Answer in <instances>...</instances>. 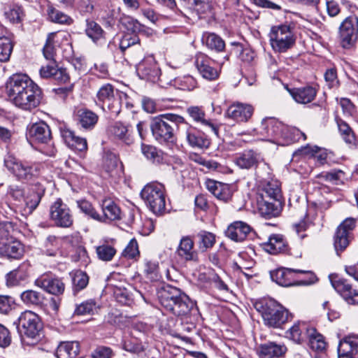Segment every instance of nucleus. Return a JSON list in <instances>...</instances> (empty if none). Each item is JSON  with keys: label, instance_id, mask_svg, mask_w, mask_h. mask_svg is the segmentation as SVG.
<instances>
[{"label": "nucleus", "instance_id": "7c9ffc66", "mask_svg": "<svg viewBox=\"0 0 358 358\" xmlns=\"http://www.w3.org/2000/svg\"><path fill=\"white\" fill-rule=\"evenodd\" d=\"M279 199L257 198V208L259 213L265 217H276L280 213Z\"/></svg>", "mask_w": 358, "mask_h": 358}, {"label": "nucleus", "instance_id": "5fc2aeb1", "mask_svg": "<svg viewBox=\"0 0 358 358\" xmlns=\"http://www.w3.org/2000/svg\"><path fill=\"white\" fill-rule=\"evenodd\" d=\"M77 206L80 210L85 215L97 221L99 218V213L93 207L92 204L86 199H80L76 201Z\"/></svg>", "mask_w": 358, "mask_h": 358}, {"label": "nucleus", "instance_id": "cd10ccee", "mask_svg": "<svg viewBox=\"0 0 358 358\" xmlns=\"http://www.w3.org/2000/svg\"><path fill=\"white\" fill-rule=\"evenodd\" d=\"M24 249L17 239L6 242H0V256L8 259H20L22 257Z\"/></svg>", "mask_w": 358, "mask_h": 358}, {"label": "nucleus", "instance_id": "58836bf2", "mask_svg": "<svg viewBox=\"0 0 358 358\" xmlns=\"http://www.w3.org/2000/svg\"><path fill=\"white\" fill-rule=\"evenodd\" d=\"M80 352V345L76 341H66L59 343L57 348V358H76Z\"/></svg>", "mask_w": 358, "mask_h": 358}, {"label": "nucleus", "instance_id": "f704fd0d", "mask_svg": "<svg viewBox=\"0 0 358 358\" xmlns=\"http://www.w3.org/2000/svg\"><path fill=\"white\" fill-rule=\"evenodd\" d=\"M286 350L285 345L271 342L260 345L257 349V352L259 358H273L283 355Z\"/></svg>", "mask_w": 358, "mask_h": 358}, {"label": "nucleus", "instance_id": "5701e85b", "mask_svg": "<svg viewBox=\"0 0 358 358\" xmlns=\"http://www.w3.org/2000/svg\"><path fill=\"white\" fill-rule=\"evenodd\" d=\"M108 134L114 140L120 141L126 145H131L134 141L129 125L120 121L112 123L108 127Z\"/></svg>", "mask_w": 358, "mask_h": 358}, {"label": "nucleus", "instance_id": "4be33fe9", "mask_svg": "<svg viewBox=\"0 0 358 358\" xmlns=\"http://www.w3.org/2000/svg\"><path fill=\"white\" fill-rule=\"evenodd\" d=\"M99 102L104 104L108 102L107 107L111 113L117 115L121 111V106L118 100H113L114 97V88L110 84H106L101 86L96 94Z\"/></svg>", "mask_w": 358, "mask_h": 358}, {"label": "nucleus", "instance_id": "774afa93", "mask_svg": "<svg viewBox=\"0 0 358 358\" xmlns=\"http://www.w3.org/2000/svg\"><path fill=\"white\" fill-rule=\"evenodd\" d=\"M7 19L13 23H18L21 21L23 16V10L21 6H13L5 13Z\"/></svg>", "mask_w": 358, "mask_h": 358}, {"label": "nucleus", "instance_id": "6e6d98bb", "mask_svg": "<svg viewBox=\"0 0 358 358\" xmlns=\"http://www.w3.org/2000/svg\"><path fill=\"white\" fill-rule=\"evenodd\" d=\"M97 257L99 259L104 262L111 261L115 255L116 250L111 245L103 244L96 248Z\"/></svg>", "mask_w": 358, "mask_h": 358}, {"label": "nucleus", "instance_id": "49530a36", "mask_svg": "<svg viewBox=\"0 0 358 358\" xmlns=\"http://www.w3.org/2000/svg\"><path fill=\"white\" fill-rule=\"evenodd\" d=\"M309 346L316 351H322L326 348V343L322 334L318 333L315 328H310L308 331Z\"/></svg>", "mask_w": 358, "mask_h": 358}, {"label": "nucleus", "instance_id": "ea45409f", "mask_svg": "<svg viewBox=\"0 0 358 358\" xmlns=\"http://www.w3.org/2000/svg\"><path fill=\"white\" fill-rule=\"evenodd\" d=\"M202 41L208 49L216 52H221L225 48L224 40L214 33H204L202 36Z\"/></svg>", "mask_w": 358, "mask_h": 358}, {"label": "nucleus", "instance_id": "a18cd8bd", "mask_svg": "<svg viewBox=\"0 0 358 358\" xmlns=\"http://www.w3.org/2000/svg\"><path fill=\"white\" fill-rule=\"evenodd\" d=\"M47 15L48 19L54 23L66 25H70L73 23V19L69 15L52 6H48Z\"/></svg>", "mask_w": 358, "mask_h": 358}, {"label": "nucleus", "instance_id": "423d86ee", "mask_svg": "<svg viewBox=\"0 0 358 358\" xmlns=\"http://www.w3.org/2000/svg\"><path fill=\"white\" fill-rule=\"evenodd\" d=\"M256 310L261 314L264 324L280 328L289 319V313L283 306L272 299H264L255 303Z\"/></svg>", "mask_w": 358, "mask_h": 358}, {"label": "nucleus", "instance_id": "338daca9", "mask_svg": "<svg viewBox=\"0 0 358 358\" xmlns=\"http://www.w3.org/2000/svg\"><path fill=\"white\" fill-rule=\"evenodd\" d=\"M145 273L146 277L152 281H157L160 278L159 266L156 262H148L145 264Z\"/></svg>", "mask_w": 358, "mask_h": 358}, {"label": "nucleus", "instance_id": "4c0bfd02", "mask_svg": "<svg viewBox=\"0 0 358 358\" xmlns=\"http://www.w3.org/2000/svg\"><path fill=\"white\" fill-rule=\"evenodd\" d=\"M310 329L306 323L297 322L287 331L286 336L296 343H301L307 338Z\"/></svg>", "mask_w": 358, "mask_h": 358}, {"label": "nucleus", "instance_id": "f3484780", "mask_svg": "<svg viewBox=\"0 0 358 358\" xmlns=\"http://www.w3.org/2000/svg\"><path fill=\"white\" fill-rule=\"evenodd\" d=\"M34 285L53 295L63 294L65 289V285L60 278L47 274L38 278Z\"/></svg>", "mask_w": 358, "mask_h": 358}, {"label": "nucleus", "instance_id": "0eeeda50", "mask_svg": "<svg viewBox=\"0 0 358 358\" xmlns=\"http://www.w3.org/2000/svg\"><path fill=\"white\" fill-rule=\"evenodd\" d=\"M296 36L295 25L285 22L273 26L269 33V41L273 50L278 52H285L295 45Z\"/></svg>", "mask_w": 358, "mask_h": 358}, {"label": "nucleus", "instance_id": "72a5a7b5", "mask_svg": "<svg viewBox=\"0 0 358 358\" xmlns=\"http://www.w3.org/2000/svg\"><path fill=\"white\" fill-rule=\"evenodd\" d=\"M61 136L69 147L79 152L86 151L87 141L84 138L76 136L75 133L69 129H61Z\"/></svg>", "mask_w": 358, "mask_h": 358}, {"label": "nucleus", "instance_id": "4468645a", "mask_svg": "<svg viewBox=\"0 0 358 358\" xmlns=\"http://www.w3.org/2000/svg\"><path fill=\"white\" fill-rule=\"evenodd\" d=\"M340 37L343 48L352 45L358 38V18L355 15L345 19L340 26Z\"/></svg>", "mask_w": 358, "mask_h": 358}, {"label": "nucleus", "instance_id": "20e7f679", "mask_svg": "<svg viewBox=\"0 0 358 358\" xmlns=\"http://www.w3.org/2000/svg\"><path fill=\"white\" fill-rule=\"evenodd\" d=\"M4 165L18 181L23 182L41 178L44 172L42 164L22 161L12 155L4 158Z\"/></svg>", "mask_w": 358, "mask_h": 358}, {"label": "nucleus", "instance_id": "39448f33", "mask_svg": "<svg viewBox=\"0 0 358 358\" xmlns=\"http://www.w3.org/2000/svg\"><path fill=\"white\" fill-rule=\"evenodd\" d=\"M162 306L176 316H187L195 310V303L179 289L169 287L162 296Z\"/></svg>", "mask_w": 358, "mask_h": 358}, {"label": "nucleus", "instance_id": "7ed1b4c3", "mask_svg": "<svg viewBox=\"0 0 358 358\" xmlns=\"http://www.w3.org/2000/svg\"><path fill=\"white\" fill-rule=\"evenodd\" d=\"M270 275L272 280L282 287L309 286L318 280L313 271L285 267L271 271Z\"/></svg>", "mask_w": 358, "mask_h": 358}, {"label": "nucleus", "instance_id": "de8ad7c7", "mask_svg": "<svg viewBox=\"0 0 358 358\" xmlns=\"http://www.w3.org/2000/svg\"><path fill=\"white\" fill-rule=\"evenodd\" d=\"M85 33L94 42H97L103 38L104 31L101 27L94 20H86Z\"/></svg>", "mask_w": 358, "mask_h": 358}, {"label": "nucleus", "instance_id": "6e6552de", "mask_svg": "<svg viewBox=\"0 0 358 358\" xmlns=\"http://www.w3.org/2000/svg\"><path fill=\"white\" fill-rule=\"evenodd\" d=\"M141 195L153 213L159 215L164 211L166 189L163 184L157 182H150L144 187Z\"/></svg>", "mask_w": 358, "mask_h": 358}, {"label": "nucleus", "instance_id": "37998d69", "mask_svg": "<svg viewBox=\"0 0 358 358\" xmlns=\"http://www.w3.org/2000/svg\"><path fill=\"white\" fill-rule=\"evenodd\" d=\"M20 298L22 302L27 306H40L43 303L45 297L40 292L28 289L23 292Z\"/></svg>", "mask_w": 358, "mask_h": 358}, {"label": "nucleus", "instance_id": "393cba45", "mask_svg": "<svg viewBox=\"0 0 358 358\" xmlns=\"http://www.w3.org/2000/svg\"><path fill=\"white\" fill-rule=\"evenodd\" d=\"M252 232V229L249 224L242 221H236L228 227L226 235L234 241L241 242Z\"/></svg>", "mask_w": 358, "mask_h": 358}, {"label": "nucleus", "instance_id": "1a4fd4ad", "mask_svg": "<svg viewBox=\"0 0 358 358\" xmlns=\"http://www.w3.org/2000/svg\"><path fill=\"white\" fill-rule=\"evenodd\" d=\"M45 182L46 180L44 178H41L40 182H37L34 184L37 187L36 189L31 192L26 198H24V189L17 185H9L8 187L7 195L10 196L15 201L20 202L24 201L25 205L29 208V210H33L38 206L45 193Z\"/></svg>", "mask_w": 358, "mask_h": 358}, {"label": "nucleus", "instance_id": "c85d7f7f", "mask_svg": "<svg viewBox=\"0 0 358 358\" xmlns=\"http://www.w3.org/2000/svg\"><path fill=\"white\" fill-rule=\"evenodd\" d=\"M29 264L27 262L22 263L17 268L11 271L6 275V285L8 287H15L20 285L27 280L29 277Z\"/></svg>", "mask_w": 358, "mask_h": 358}, {"label": "nucleus", "instance_id": "052dcab7", "mask_svg": "<svg viewBox=\"0 0 358 358\" xmlns=\"http://www.w3.org/2000/svg\"><path fill=\"white\" fill-rule=\"evenodd\" d=\"M175 85L182 90L191 91L196 86V80L191 76H185L175 80Z\"/></svg>", "mask_w": 358, "mask_h": 358}, {"label": "nucleus", "instance_id": "603ef678", "mask_svg": "<svg viewBox=\"0 0 358 358\" xmlns=\"http://www.w3.org/2000/svg\"><path fill=\"white\" fill-rule=\"evenodd\" d=\"M337 125L340 134L343 139L349 144H352L355 141V136L351 127L345 121L341 119L336 120Z\"/></svg>", "mask_w": 358, "mask_h": 358}, {"label": "nucleus", "instance_id": "2eb2a0df", "mask_svg": "<svg viewBox=\"0 0 358 358\" xmlns=\"http://www.w3.org/2000/svg\"><path fill=\"white\" fill-rule=\"evenodd\" d=\"M136 72L142 80L155 83L160 75V70L152 56L145 57L136 66Z\"/></svg>", "mask_w": 358, "mask_h": 358}, {"label": "nucleus", "instance_id": "ddd939ff", "mask_svg": "<svg viewBox=\"0 0 358 358\" xmlns=\"http://www.w3.org/2000/svg\"><path fill=\"white\" fill-rule=\"evenodd\" d=\"M282 123L273 117L264 118L260 125L255 129L256 134L262 137L263 140L271 142H279V134Z\"/></svg>", "mask_w": 358, "mask_h": 358}, {"label": "nucleus", "instance_id": "412c9836", "mask_svg": "<svg viewBox=\"0 0 358 358\" xmlns=\"http://www.w3.org/2000/svg\"><path fill=\"white\" fill-rule=\"evenodd\" d=\"M102 213H99L97 221L107 222L121 219V210L119 206L110 198H105L99 203Z\"/></svg>", "mask_w": 358, "mask_h": 358}, {"label": "nucleus", "instance_id": "473e14b6", "mask_svg": "<svg viewBox=\"0 0 358 358\" xmlns=\"http://www.w3.org/2000/svg\"><path fill=\"white\" fill-rule=\"evenodd\" d=\"M188 144L192 148H208L210 141L203 134H199L194 127L189 126L184 134Z\"/></svg>", "mask_w": 358, "mask_h": 358}, {"label": "nucleus", "instance_id": "dca6fc26", "mask_svg": "<svg viewBox=\"0 0 358 358\" xmlns=\"http://www.w3.org/2000/svg\"><path fill=\"white\" fill-rule=\"evenodd\" d=\"M195 64L203 78L213 80L219 77V71L214 66L215 62L208 55L199 52L196 55Z\"/></svg>", "mask_w": 358, "mask_h": 358}, {"label": "nucleus", "instance_id": "3c124183", "mask_svg": "<svg viewBox=\"0 0 358 358\" xmlns=\"http://www.w3.org/2000/svg\"><path fill=\"white\" fill-rule=\"evenodd\" d=\"M62 240L55 236H48L44 241V252L48 256H55L61 247Z\"/></svg>", "mask_w": 358, "mask_h": 358}, {"label": "nucleus", "instance_id": "09e8293b", "mask_svg": "<svg viewBox=\"0 0 358 358\" xmlns=\"http://www.w3.org/2000/svg\"><path fill=\"white\" fill-rule=\"evenodd\" d=\"M78 115L81 126L86 129L93 127L98 121L97 115L87 109H80Z\"/></svg>", "mask_w": 358, "mask_h": 358}, {"label": "nucleus", "instance_id": "e2e57ef3", "mask_svg": "<svg viewBox=\"0 0 358 358\" xmlns=\"http://www.w3.org/2000/svg\"><path fill=\"white\" fill-rule=\"evenodd\" d=\"M14 228L11 222L0 223V242H6L15 239Z\"/></svg>", "mask_w": 358, "mask_h": 358}, {"label": "nucleus", "instance_id": "a878e982", "mask_svg": "<svg viewBox=\"0 0 358 358\" xmlns=\"http://www.w3.org/2000/svg\"><path fill=\"white\" fill-rule=\"evenodd\" d=\"M206 185L207 189L219 200L227 202L231 199L232 192L229 185L208 179Z\"/></svg>", "mask_w": 358, "mask_h": 358}, {"label": "nucleus", "instance_id": "c03bdc74", "mask_svg": "<svg viewBox=\"0 0 358 358\" xmlns=\"http://www.w3.org/2000/svg\"><path fill=\"white\" fill-rule=\"evenodd\" d=\"M120 23L124 27L130 34H142L146 32V27L137 20L129 15H123L120 19Z\"/></svg>", "mask_w": 358, "mask_h": 358}, {"label": "nucleus", "instance_id": "13d9d810", "mask_svg": "<svg viewBox=\"0 0 358 358\" xmlns=\"http://www.w3.org/2000/svg\"><path fill=\"white\" fill-rule=\"evenodd\" d=\"M89 282L87 275L81 271H77L73 273L72 282L73 285V292H76L86 287Z\"/></svg>", "mask_w": 358, "mask_h": 358}, {"label": "nucleus", "instance_id": "a19ab883", "mask_svg": "<svg viewBox=\"0 0 358 358\" xmlns=\"http://www.w3.org/2000/svg\"><path fill=\"white\" fill-rule=\"evenodd\" d=\"M234 162L241 169H249L255 166L258 160L255 152L250 150L237 156Z\"/></svg>", "mask_w": 358, "mask_h": 358}, {"label": "nucleus", "instance_id": "b1692460", "mask_svg": "<svg viewBox=\"0 0 358 358\" xmlns=\"http://www.w3.org/2000/svg\"><path fill=\"white\" fill-rule=\"evenodd\" d=\"M338 358H355L358 355V336L350 335L339 343Z\"/></svg>", "mask_w": 358, "mask_h": 358}, {"label": "nucleus", "instance_id": "9b49d317", "mask_svg": "<svg viewBox=\"0 0 358 358\" xmlns=\"http://www.w3.org/2000/svg\"><path fill=\"white\" fill-rule=\"evenodd\" d=\"M356 221L353 218H346L337 228L334 238V245L337 255L344 251L353 239V231Z\"/></svg>", "mask_w": 358, "mask_h": 358}, {"label": "nucleus", "instance_id": "680f3d73", "mask_svg": "<svg viewBox=\"0 0 358 358\" xmlns=\"http://www.w3.org/2000/svg\"><path fill=\"white\" fill-rule=\"evenodd\" d=\"M140 38L136 34L126 33L122 37L120 42V48L122 52H124L127 48L132 45L138 44Z\"/></svg>", "mask_w": 358, "mask_h": 358}, {"label": "nucleus", "instance_id": "e433bc0d", "mask_svg": "<svg viewBox=\"0 0 358 358\" xmlns=\"http://www.w3.org/2000/svg\"><path fill=\"white\" fill-rule=\"evenodd\" d=\"M279 134V142L277 143L278 144L297 141L301 137H303L304 140L306 138L305 134L296 127H289L283 124Z\"/></svg>", "mask_w": 358, "mask_h": 358}, {"label": "nucleus", "instance_id": "79ce46f5", "mask_svg": "<svg viewBox=\"0 0 358 358\" xmlns=\"http://www.w3.org/2000/svg\"><path fill=\"white\" fill-rule=\"evenodd\" d=\"M329 279L332 287L335 290L341 294L344 299L353 292V289L346 280L339 278L336 275H330Z\"/></svg>", "mask_w": 358, "mask_h": 358}, {"label": "nucleus", "instance_id": "aec40b11", "mask_svg": "<svg viewBox=\"0 0 358 358\" xmlns=\"http://www.w3.org/2000/svg\"><path fill=\"white\" fill-rule=\"evenodd\" d=\"M27 135L31 141L38 143L48 144L52 139L50 127L43 121L31 125Z\"/></svg>", "mask_w": 358, "mask_h": 358}, {"label": "nucleus", "instance_id": "f8f14e48", "mask_svg": "<svg viewBox=\"0 0 358 358\" xmlns=\"http://www.w3.org/2000/svg\"><path fill=\"white\" fill-rule=\"evenodd\" d=\"M50 217L54 224L59 227H70L73 222L70 208L61 199H57L51 204Z\"/></svg>", "mask_w": 358, "mask_h": 358}, {"label": "nucleus", "instance_id": "f257e3e1", "mask_svg": "<svg viewBox=\"0 0 358 358\" xmlns=\"http://www.w3.org/2000/svg\"><path fill=\"white\" fill-rule=\"evenodd\" d=\"M6 92L10 101L24 110L36 108L42 99L41 89L25 74L12 76L6 83Z\"/></svg>", "mask_w": 358, "mask_h": 358}, {"label": "nucleus", "instance_id": "0e129e2a", "mask_svg": "<svg viewBox=\"0 0 358 358\" xmlns=\"http://www.w3.org/2000/svg\"><path fill=\"white\" fill-rule=\"evenodd\" d=\"M140 255L138 243L136 239H131L122 252V256L129 259H135Z\"/></svg>", "mask_w": 358, "mask_h": 358}, {"label": "nucleus", "instance_id": "bb28decb", "mask_svg": "<svg viewBox=\"0 0 358 358\" xmlns=\"http://www.w3.org/2000/svg\"><path fill=\"white\" fill-rule=\"evenodd\" d=\"M280 197V189L278 180L273 179H261L258 198L279 199Z\"/></svg>", "mask_w": 358, "mask_h": 358}, {"label": "nucleus", "instance_id": "4d7b16f0", "mask_svg": "<svg viewBox=\"0 0 358 358\" xmlns=\"http://www.w3.org/2000/svg\"><path fill=\"white\" fill-rule=\"evenodd\" d=\"M344 173L341 170H333L329 172H324L318 176L322 180L332 185H338L342 182Z\"/></svg>", "mask_w": 358, "mask_h": 358}, {"label": "nucleus", "instance_id": "c756f323", "mask_svg": "<svg viewBox=\"0 0 358 358\" xmlns=\"http://www.w3.org/2000/svg\"><path fill=\"white\" fill-rule=\"evenodd\" d=\"M187 113L194 122L208 127L215 136H218L219 128L217 125L212 122L211 120L205 118L206 113L202 107L197 106H189L187 108Z\"/></svg>", "mask_w": 358, "mask_h": 358}, {"label": "nucleus", "instance_id": "864d4df0", "mask_svg": "<svg viewBox=\"0 0 358 358\" xmlns=\"http://www.w3.org/2000/svg\"><path fill=\"white\" fill-rule=\"evenodd\" d=\"M13 48V44L8 37H0V62H5L9 60Z\"/></svg>", "mask_w": 358, "mask_h": 358}, {"label": "nucleus", "instance_id": "c9c22d12", "mask_svg": "<svg viewBox=\"0 0 358 358\" xmlns=\"http://www.w3.org/2000/svg\"><path fill=\"white\" fill-rule=\"evenodd\" d=\"M287 246V242L281 234L271 235L268 241L262 244L263 249L271 255H276L285 251Z\"/></svg>", "mask_w": 358, "mask_h": 358}, {"label": "nucleus", "instance_id": "69168bd1", "mask_svg": "<svg viewBox=\"0 0 358 358\" xmlns=\"http://www.w3.org/2000/svg\"><path fill=\"white\" fill-rule=\"evenodd\" d=\"M72 8H74L81 15H85L92 13L94 5L91 0H78L77 1H75Z\"/></svg>", "mask_w": 358, "mask_h": 358}, {"label": "nucleus", "instance_id": "8fccbe9b", "mask_svg": "<svg viewBox=\"0 0 358 358\" xmlns=\"http://www.w3.org/2000/svg\"><path fill=\"white\" fill-rule=\"evenodd\" d=\"M199 248L202 252H206L211 248L215 243V236L206 231H200L198 235Z\"/></svg>", "mask_w": 358, "mask_h": 358}, {"label": "nucleus", "instance_id": "6ab92c4d", "mask_svg": "<svg viewBox=\"0 0 358 358\" xmlns=\"http://www.w3.org/2000/svg\"><path fill=\"white\" fill-rule=\"evenodd\" d=\"M178 257L185 262L199 261L198 252L194 249V241L189 236H182L176 249Z\"/></svg>", "mask_w": 358, "mask_h": 358}, {"label": "nucleus", "instance_id": "bf43d9fd", "mask_svg": "<svg viewBox=\"0 0 358 358\" xmlns=\"http://www.w3.org/2000/svg\"><path fill=\"white\" fill-rule=\"evenodd\" d=\"M95 309L96 302L92 299H90L77 305L74 310V315H85L92 314Z\"/></svg>", "mask_w": 358, "mask_h": 358}, {"label": "nucleus", "instance_id": "9d476101", "mask_svg": "<svg viewBox=\"0 0 358 358\" xmlns=\"http://www.w3.org/2000/svg\"><path fill=\"white\" fill-rule=\"evenodd\" d=\"M42 323L39 317L32 311L26 310L18 318V330L21 334L28 338H36L42 330Z\"/></svg>", "mask_w": 358, "mask_h": 358}, {"label": "nucleus", "instance_id": "a211bd4d", "mask_svg": "<svg viewBox=\"0 0 358 358\" xmlns=\"http://www.w3.org/2000/svg\"><path fill=\"white\" fill-rule=\"evenodd\" d=\"M253 113L254 108L251 105L236 102L229 106L225 115L237 122H246L251 118Z\"/></svg>", "mask_w": 358, "mask_h": 358}, {"label": "nucleus", "instance_id": "2f4dec72", "mask_svg": "<svg viewBox=\"0 0 358 358\" xmlns=\"http://www.w3.org/2000/svg\"><path fill=\"white\" fill-rule=\"evenodd\" d=\"M294 100L298 103L306 104L313 101L317 94V90L312 86L289 90Z\"/></svg>", "mask_w": 358, "mask_h": 358}, {"label": "nucleus", "instance_id": "f03ea898", "mask_svg": "<svg viewBox=\"0 0 358 358\" xmlns=\"http://www.w3.org/2000/svg\"><path fill=\"white\" fill-rule=\"evenodd\" d=\"M186 123L185 118L174 113H164L152 118L150 128L154 138L161 144L173 143L176 141L173 125Z\"/></svg>", "mask_w": 358, "mask_h": 358}]
</instances>
